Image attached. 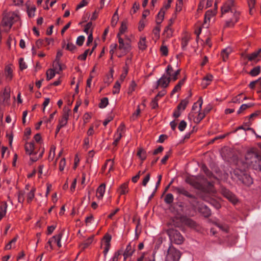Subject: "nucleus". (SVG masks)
<instances>
[{
  "instance_id": "1",
  "label": "nucleus",
  "mask_w": 261,
  "mask_h": 261,
  "mask_svg": "<svg viewBox=\"0 0 261 261\" xmlns=\"http://www.w3.org/2000/svg\"><path fill=\"white\" fill-rule=\"evenodd\" d=\"M221 15L233 14V18H230L226 21L225 27L232 28L238 21L240 12L237 10L236 4L234 0L226 1L221 7Z\"/></svg>"
},
{
  "instance_id": "2",
  "label": "nucleus",
  "mask_w": 261,
  "mask_h": 261,
  "mask_svg": "<svg viewBox=\"0 0 261 261\" xmlns=\"http://www.w3.org/2000/svg\"><path fill=\"white\" fill-rule=\"evenodd\" d=\"M173 71V68L171 65H168L166 69V73L164 74L160 79L156 82L155 89H158L159 87L163 88H166L169 86L171 81L175 82L178 79V76L180 74V69H177L174 74H172L171 72Z\"/></svg>"
},
{
  "instance_id": "3",
  "label": "nucleus",
  "mask_w": 261,
  "mask_h": 261,
  "mask_svg": "<svg viewBox=\"0 0 261 261\" xmlns=\"http://www.w3.org/2000/svg\"><path fill=\"white\" fill-rule=\"evenodd\" d=\"M19 20L17 14L13 12H5L1 22V25L4 27H8L9 30L13 24Z\"/></svg>"
},
{
  "instance_id": "4",
  "label": "nucleus",
  "mask_w": 261,
  "mask_h": 261,
  "mask_svg": "<svg viewBox=\"0 0 261 261\" xmlns=\"http://www.w3.org/2000/svg\"><path fill=\"white\" fill-rule=\"evenodd\" d=\"M233 173L235 177L244 185L249 186L252 184V178L245 171H243L239 169H236L233 170Z\"/></svg>"
},
{
  "instance_id": "5",
  "label": "nucleus",
  "mask_w": 261,
  "mask_h": 261,
  "mask_svg": "<svg viewBox=\"0 0 261 261\" xmlns=\"http://www.w3.org/2000/svg\"><path fill=\"white\" fill-rule=\"evenodd\" d=\"M119 46L118 48L121 50V54L118 56L120 58L129 53L132 49L130 40L127 38L125 41L121 37L118 38Z\"/></svg>"
},
{
  "instance_id": "6",
  "label": "nucleus",
  "mask_w": 261,
  "mask_h": 261,
  "mask_svg": "<svg viewBox=\"0 0 261 261\" xmlns=\"http://www.w3.org/2000/svg\"><path fill=\"white\" fill-rule=\"evenodd\" d=\"M167 233L171 241L175 244L179 245L183 243L184 238L178 230L170 228L167 230Z\"/></svg>"
},
{
  "instance_id": "7",
  "label": "nucleus",
  "mask_w": 261,
  "mask_h": 261,
  "mask_svg": "<svg viewBox=\"0 0 261 261\" xmlns=\"http://www.w3.org/2000/svg\"><path fill=\"white\" fill-rule=\"evenodd\" d=\"M181 253L174 247L170 246L168 248L166 261H179Z\"/></svg>"
},
{
  "instance_id": "8",
  "label": "nucleus",
  "mask_w": 261,
  "mask_h": 261,
  "mask_svg": "<svg viewBox=\"0 0 261 261\" xmlns=\"http://www.w3.org/2000/svg\"><path fill=\"white\" fill-rule=\"evenodd\" d=\"M41 136L40 134H36L34 137V139L36 142V143H38L39 146L38 150L40 151L38 156L36 157H32L30 158V160L33 162L37 161L39 159L41 158L43 156V154L44 152V148L42 147V142H41Z\"/></svg>"
},
{
  "instance_id": "9",
  "label": "nucleus",
  "mask_w": 261,
  "mask_h": 261,
  "mask_svg": "<svg viewBox=\"0 0 261 261\" xmlns=\"http://www.w3.org/2000/svg\"><path fill=\"white\" fill-rule=\"evenodd\" d=\"M258 152L254 148H251L246 152L245 159L247 164L251 165L254 160L257 157Z\"/></svg>"
},
{
  "instance_id": "10",
  "label": "nucleus",
  "mask_w": 261,
  "mask_h": 261,
  "mask_svg": "<svg viewBox=\"0 0 261 261\" xmlns=\"http://www.w3.org/2000/svg\"><path fill=\"white\" fill-rule=\"evenodd\" d=\"M221 193L224 197L227 198L230 202L232 203L233 204H235L238 202V199H237L236 195L234 194H233L231 192H230L229 190L225 188H223L221 190Z\"/></svg>"
},
{
  "instance_id": "11",
  "label": "nucleus",
  "mask_w": 261,
  "mask_h": 261,
  "mask_svg": "<svg viewBox=\"0 0 261 261\" xmlns=\"http://www.w3.org/2000/svg\"><path fill=\"white\" fill-rule=\"evenodd\" d=\"M172 191L173 192L176 193L178 194L183 195L188 198H195V197L193 195L190 194L188 191H187L184 187H172Z\"/></svg>"
},
{
  "instance_id": "12",
  "label": "nucleus",
  "mask_w": 261,
  "mask_h": 261,
  "mask_svg": "<svg viewBox=\"0 0 261 261\" xmlns=\"http://www.w3.org/2000/svg\"><path fill=\"white\" fill-rule=\"evenodd\" d=\"M24 148L26 153L29 155H36L38 153V147L35 145L33 142L26 143Z\"/></svg>"
},
{
  "instance_id": "13",
  "label": "nucleus",
  "mask_w": 261,
  "mask_h": 261,
  "mask_svg": "<svg viewBox=\"0 0 261 261\" xmlns=\"http://www.w3.org/2000/svg\"><path fill=\"white\" fill-rule=\"evenodd\" d=\"M217 4L215 3V9L214 10H207L204 15V20L203 25L205 28H207L208 25H206L207 22H210L212 18L214 17L217 13Z\"/></svg>"
},
{
  "instance_id": "14",
  "label": "nucleus",
  "mask_w": 261,
  "mask_h": 261,
  "mask_svg": "<svg viewBox=\"0 0 261 261\" xmlns=\"http://www.w3.org/2000/svg\"><path fill=\"white\" fill-rule=\"evenodd\" d=\"M112 239L111 235H110L109 233H106L105 236L103 237V240H104V250H103V254L104 257L106 258L107 254L110 250V247H111V240Z\"/></svg>"
},
{
  "instance_id": "15",
  "label": "nucleus",
  "mask_w": 261,
  "mask_h": 261,
  "mask_svg": "<svg viewBox=\"0 0 261 261\" xmlns=\"http://www.w3.org/2000/svg\"><path fill=\"white\" fill-rule=\"evenodd\" d=\"M69 110H64L61 118L59 120V125L62 127H64L67 124L69 115Z\"/></svg>"
},
{
  "instance_id": "16",
  "label": "nucleus",
  "mask_w": 261,
  "mask_h": 261,
  "mask_svg": "<svg viewBox=\"0 0 261 261\" xmlns=\"http://www.w3.org/2000/svg\"><path fill=\"white\" fill-rule=\"evenodd\" d=\"M173 20L170 19L169 21V24L165 28L164 31L163 32V35L166 38H170L173 36V30L171 28Z\"/></svg>"
},
{
  "instance_id": "17",
  "label": "nucleus",
  "mask_w": 261,
  "mask_h": 261,
  "mask_svg": "<svg viewBox=\"0 0 261 261\" xmlns=\"http://www.w3.org/2000/svg\"><path fill=\"white\" fill-rule=\"evenodd\" d=\"M135 249L134 246H132L131 243H129L127 245L125 250L123 253V256L124 257L123 261H125L128 257L131 256L135 252Z\"/></svg>"
},
{
  "instance_id": "18",
  "label": "nucleus",
  "mask_w": 261,
  "mask_h": 261,
  "mask_svg": "<svg viewBox=\"0 0 261 261\" xmlns=\"http://www.w3.org/2000/svg\"><path fill=\"white\" fill-rule=\"evenodd\" d=\"M254 169L261 171V154L258 153L257 157L254 160V162L251 165Z\"/></svg>"
},
{
  "instance_id": "19",
  "label": "nucleus",
  "mask_w": 261,
  "mask_h": 261,
  "mask_svg": "<svg viewBox=\"0 0 261 261\" xmlns=\"http://www.w3.org/2000/svg\"><path fill=\"white\" fill-rule=\"evenodd\" d=\"M258 57H261V48L250 54L247 55L246 58L248 61H252L255 60Z\"/></svg>"
},
{
  "instance_id": "20",
  "label": "nucleus",
  "mask_w": 261,
  "mask_h": 261,
  "mask_svg": "<svg viewBox=\"0 0 261 261\" xmlns=\"http://www.w3.org/2000/svg\"><path fill=\"white\" fill-rule=\"evenodd\" d=\"M106 190V185L101 184L97 188L96 191V196L98 199H101L103 196Z\"/></svg>"
},
{
  "instance_id": "21",
  "label": "nucleus",
  "mask_w": 261,
  "mask_h": 261,
  "mask_svg": "<svg viewBox=\"0 0 261 261\" xmlns=\"http://www.w3.org/2000/svg\"><path fill=\"white\" fill-rule=\"evenodd\" d=\"M213 79V76L212 74H207L203 78L201 86L203 88H205L209 85Z\"/></svg>"
},
{
  "instance_id": "22",
  "label": "nucleus",
  "mask_w": 261,
  "mask_h": 261,
  "mask_svg": "<svg viewBox=\"0 0 261 261\" xmlns=\"http://www.w3.org/2000/svg\"><path fill=\"white\" fill-rule=\"evenodd\" d=\"M8 205L6 201H3L0 204V220L6 215Z\"/></svg>"
},
{
  "instance_id": "23",
  "label": "nucleus",
  "mask_w": 261,
  "mask_h": 261,
  "mask_svg": "<svg viewBox=\"0 0 261 261\" xmlns=\"http://www.w3.org/2000/svg\"><path fill=\"white\" fill-rule=\"evenodd\" d=\"M186 78H184L181 80L179 81L178 83L175 85L172 91L170 93V96H172L175 93L179 91L181 89L182 85H184L185 82Z\"/></svg>"
},
{
  "instance_id": "24",
  "label": "nucleus",
  "mask_w": 261,
  "mask_h": 261,
  "mask_svg": "<svg viewBox=\"0 0 261 261\" xmlns=\"http://www.w3.org/2000/svg\"><path fill=\"white\" fill-rule=\"evenodd\" d=\"M165 13L164 8H161L156 17V23L158 25H160L164 20Z\"/></svg>"
},
{
  "instance_id": "25",
  "label": "nucleus",
  "mask_w": 261,
  "mask_h": 261,
  "mask_svg": "<svg viewBox=\"0 0 261 261\" xmlns=\"http://www.w3.org/2000/svg\"><path fill=\"white\" fill-rule=\"evenodd\" d=\"M182 221L186 225L188 226L191 228H195L197 226L196 223L190 218L184 217L182 219Z\"/></svg>"
},
{
  "instance_id": "26",
  "label": "nucleus",
  "mask_w": 261,
  "mask_h": 261,
  "mask_svg": "<svg viewBox=\"0 0 261 261\" xmlns=\"http://www.w3.org/2000/svg\"><path fill=\"white\" fill-rule=\"evenodd\" d=\"M53 66L54 67V69H49L46 72L47 81H49L53 79L55 75V70L59 69L58 66L55 65Z\"/></svg>"
},
{
  "instance_id": "27",
  "label": "nucleus",
  "mask_w": 261,
  "mask_h": 261,
  "mask_svg": "<svg viewBox=\"0 0 261 261\" xmlns=\"http://www.w3.org/2000/svg\"><path fill=\"white\" fill-rule=\"evenodd\" d=\"M189 183L196 189L201 190L203 191H205L202 185L194 179L190 178Z\"/></svg>"
},
{
  "instance_id": "28",
  "label": "nucleus",
  "mask_w": 261,
  "mask_h": 261,
  "mask_svg": "<svg viewBox=\"0 0 261 261\" xmlns=\"http://www.w3.org/2000/svg\"><path fill=\"white\" fill-rule=\"evenodd\" d=\"M62 56H63V54H62V51L60 50H59L57 51L56 59L53 63V66H55V65L58 66V67H59V70L60 71L62 70V68H61V64L60 62V60L61 57Z\"/></svg>"
},
{
  "instance_id": "29",
  "label": "nucleus",
  "mask_w": 261,
  "mask_h": 261,
  "mask_svg": "<svg viewBox=\"0 0 261 261\" xmlns=\"http://www.w3.org/2000/svg\"><path fill=\"white\" fill-rule=\"evenodd\" d=\"M199 212L206 218L211 215V210L206 205L201 206L199 208Z\"/></svg>"
},
{
  "instance_id": "30",
  "label": "nucleus",
  "mask_w": 261,
  "mask_h": 261,
  "mask_svg": "<svg viewBox=\"0 0 261 261\" xmlns=\"http://www.w3.org/2000/svg\"><path fill=\"white\" fill-rule=\"evenodd\" d=\"M128 182H124L120 185L118 191L120 195H125L128 192Z\"/></svg>"
},
{
  "instance_id": "31",
  "label": "nucleus",
  "mask_w": 261,
  "mask_h": 261,
  "mask_svg": "<svg viewBox=\"0 0 261 261\" xmlns=\"http://www.w3.org/2000/svg\"><path fill=\"white\" fill-rule=\"evenodd\" d=\"M203 103L202 97H200L197 102H195L192 107V110L193 111H196V109H198L197 112H199L201 110V107Z\"/></svg>"
},
{
  "instance_id": "32",
  "label": "nucleus",
  "mask_w": 261,
  "mask_h": 261,
  "mask_svg": "<svg viewBox=\"0 0 261 261\" xmlns=\"http://www.w3.org/2000/svg\"><path fill=\"white\" fill-rule=\"evenodd\" d=\"M231 51V49L230 48H226L222 50L221 56L223 61H226Z\"/></svg>"
},
{
  "instance_id": "33",
  "label": "nucleus",
  "mask_w": 261,
  "mask_h": 261,
  "mask_svg": "<svg viewBox=\"0 0 261 261\" xmlns=\"http://www.w3.org/2000/svg\"><path fill=\"white\" fill-rule=\"evenodd\" d=\"M93 240V236H92L89 237L87 239H86L83 243H82L80 245L82 249H85L88 247V246L91 244Z\"/></svg>"
},
{
  "instance_id": "34",
  "label": "nucleus",
  "mask_w": 261,
  "mask_h": 261,
  "mask_svg": "<svg viewBox=\"0 0 261 261\" xmlns=\"http://www.w3.org/2000/svg\"><path fill=\"white\" fill-rule=\"evenodd\" d=\"M189 102V98L187 97L186 98L182 100L180 103L178 105L177 107V109L178 110H185Z\"/></svg>"
},
{
  "instance_id": "35",
  "label": "nucleus",
  "mask_w": 261,
  "mask_h": 261,
  "mask_svg": "<svg viewBox=\"0 0 261 261\" xmlns=\"http://www.w3.org/2000/svg\"><path fill=\"white\" fill-rule=\"evenodd\" d=\"M13 70L10 66H6L5 68V76L6 78L11 81L13 77Z\"/></svg>"
},
{
  "instance_id": "36",
  "label": "nucleus",
  "mask_w": 261,
  "mask_h": 261,
  "mask_svg": "<svg viewBox=\"0 0 261 261\" xmlns=\"http://www.w3.org/2000/svg\"><path fill=\"white\" fill-rule=\"evenodd\" d=\"M36 191V188L33 187L31 190L30 192L27 194V202L31 203L35 197V192Z\"/></svg>"
},
{
  "instance_id": "37",
  "label": "nucleus",
  "mask_w": 261,
  "mask_h": 261,
  "mask_svg": "<svg viewBox=\"0 0 261 261\" xmlns=\"http://www.w3.org/2000/svg\"><path fill=\"white\" fill-rule=\"evenodd\" d=\"M146 38L142 37L140 38L139 42H138V47L140 49L142 50H145L147 47L146 44Z\"/></svg>"
},
{
  "instance_id": "38",
  "label": "nucleus",
  "mask_w": 261,
  "mask_h": 261,
  "mask_svg": "<svg viewBox=\"0 0 261 261\" xmlns=\"http://www.w3.org/2000/svg\"><path fill=\"white\" fill-rule=\"evenodd\" d=\"M127 30L126 23L125 22H122L121 25L119 28V32L117 35V38L121 37V35L124 34Z\"/></svg>"
},
{
  "instance_id": "39",
  "label": "nucleus",
  "mask_w": 261,
  "mask_h": 261,
  "mask_svg": "<svg viewBox=\"0 0 261 261\" xmlns=\"http://www.w3.org/2000/svg\"><path fill=\"white\" fill-rule=\"evenodd\" d=\"M62 233L60 232L58 234L53 236L54 237H55V239H54V242L57 243L58 247L59 248H60L62 246L61 243V240L62 239Z\"/></svg>"
},
{
  "instance_id": "40",
  "label": "nucleus",
  "mask_w": 261,
  "mask_h": 261,
  "mask_svg": "<svg viewBox=\"0 0 261 261\" xmlns=\"http://www.w3.org/2000/svg\"><path fill=\"white\" fill-rule=\"evenodd\" d=\"M254 106L253 103H249L248 104H243L240 107L239 110L238 111V114H241L243 111L246 110L248 108H251Z\"/></svg>"
},
{
  "instance_id": "41",
  "label": "nucleus",
  "mask_w": 261,
  "mask_h": 261,
  "mask_svg": "<svg viewBox=\"0 0 261 261\" xmlns=\"http://www.w3.org/2000/svg\"><path fill=\"white\" fill-rule=\"evenodd\" d=\"M189 41V38L187 36H185L182 38L181 45L183 50H186V46L188 44Z\"/></svg>"
},
{
  "instance_id": "42",
  "label": "nucleus",
  "mask_w": 261,
  "mask_h": 261,
  "mask_svg": "<svg viewBox=\"0 0 261 261\" xmlns=\"http://www.w3.org/2000/svg\"><path fill=\"white\" fill-rule=\"evenodd\" d=\"M260 71V67L259 66H257L253 68L250 72L249 74L252 76H255L257 75Z\"/></svg>"
},
{
  "instance_id": "43",
  "label": "nucleus",
  "mask_w": 261,
  "mask_h": 261,
  "mask_svg": "<svg viewBox=\"0 0 261 261\" xmlns=\"http://www.w3.org/2000/svg\"><path fill=\"white\" fill-rule=\"evenodd\" d=\"M119 17L118 14L117 13V11H116L115 13L113 14V16L111 20V25L112 27H115L118 21Z\"/></svg>"
},
{
  "instance_id": "44",
  "label": "nucleus",
  "mask_w": 261,
  "mask_h": 261,
  "mask_svg": "<svg viewBox=\"0 0 261 261\" xmlns=\"http://www.w3.org/2000/svg\"><path fill=\"white\" fill-rule=\"evenodd\" d=\"M108 161V172L107 173V175L109 173H110L111 171H113L114 169V159H108L107 160Z\"/></svg>"
},
{
  "instance_id": "45",
  "label": "nucleus",
  "mask_w": 261,
  "mask_h": 261,
  "mask_svg": "<svg viewBox=\"0 0 261 261\" xmlns=\"http://www.w3.org/2000/svg\"><path fill=\"white\" fill-rule=\"evenodd\" d=\"M173 200H174L173 196L171 193H168L166 195L165 199H164V201H165V203H166L167 204H169L172 203L173 201Z\"/></svg>"
},
{
  "instance_id": "46",
  "label": "nucleus",
  "mask_w": 261,
  "mask_h": 261,
  "mask_svg": "<svg viewBox=\"0 0 261 261\" xmlns=\"http://www.w3.org/2000/svg\"><path fill=\"white\" fill-rule=\"evenodd\" d=\"M108 103V98L107 97H103L101 99L100 102L99 103V107L101 109L105 108L107 106Z\"/></svg>"
},
{
  "instance_id": "47",
  "label": "nucleus",
  "mask_w": 261,
  "mask_h": 261,
  "mask_svg": "<svg viewBox=\"0 0 261 261\" xmlns=\"http://www.w3.org/2000/svg\"><path fill=\"white\" fill-rule=\"evenodd\" d=\"M137 85L135 83V81H132L129 85V86L128 88L127 94L128 95H131L132 93L135 90V88Z\"/></svg>"
},
{
  "instance_id": "48",
  "label": "nucleus",
  "mask_w": 261,
  "mask_h": 261,
  "mask_svg": "<svg viewBox=\"0 0 261 261\" xmlns=\"http://www.w3.org/2000/svg\"><path fill=\"white\" fill-rule=\"evenodd\" d=\"M201 198L202 200H204L206 202H207L208 203L210 202H213V203H216V200H215L213 198H212L210 197L207 194H203L201 196Z\"/></svg>"
},
{
  "instance_id": "49",
  "label": "nucleus",
  "mask_w": 261,
  "mask_h": 261,
  "mask_svg": "<svg viewBox=\"0 0 261 261\" xmlns=\"http://www.w3.org/2000/svg\"><path fill=\"white\" fill-rule=\"evenodd\" d=\"M120 86H121V84L119 81H117L115 83V84L113 86V93L114 94H118L119 93Z\"/></svg>"
},
{
  "instance_id": "50",
  "label": "nucleus",
  "mask_w": 261,
  "mask_h": 261,
  "mask_svg": "<svg viewBox=\"0 0 261 261\" xmlns=\"http://www.w3.org/2000/svg\"><path fill=\"white\" fill-rule=\"evenodd\" d=\"M55 150L56 147L54 146H52L50 147L49 155L48 157V159L49 161H51L54 159L55 155Z\"/></svg>"
},
{
  "instance_id": "51",
  "label": "nucleus",
  "mask_w": 261,
  "mask_h": 261,
  "mask_svg": "<svg viewBox=\"0 0 261 261\" xmlns=\"http://www.w3.org/2000/svg\"><path fill=\"white\" fill-rule=\"evenodd\" d=\"M123 250L121 249L118 250L115 252L114 256L112 259V261H118L119 256L122 254Z\"/></svg>"
},
{
  "instance_id": "52",
  "label": "nucleus",
  "mask_w": 261,
  "mask_h": 261,
  "mask_svg": "<svg viewBox=\"0 0 261 261\" xmlns=\"http://www.w3.org/2000/svg\"><path fill=\"white\" fill-rule=\"evenodd\" d=\"M55 237H51L49 239L46 245L45 246V248L49 250V251H51L53 249V246L51 245L52 242H54V239H55Z\"/></svg>"
},
{
  "instance_id": "53",
  "label": "nucleus",
  "mask_w": 261,
  "mask_h": 261,
  "mask_svg": "<svg viewBox=\"0 0 261 261\" xmlns=\"http://www.w3.org/2000/svg\"><path fill=\"white\" fill-rule=\"evenodd\" d=\"M137 155L141 159V160L144 161L146 159L145 151L142 148H139L137 152Z\"/></svg>"
},
{
  "instance_id": "54",
  "label": "nucleus",
  "mask_w": 261,
  "mask_h": 261,
  "mask_svg": "<svg viewBox=\"0 0 261 261\" xmlns=\"http://www.w3.org/2000/svg\"><path fill=\"white\" fill-rule=\"evenodd\" d=\"M216 225L224 232H227L229 230V227L227 225L217 223Z\"/></svg>"
},
{
  "instance_id": "55",
  "label": "nucleus",
  "mask_w": 261,
  "mask_h": 261,
  "mask_svg": "<svg viewBox=\"0 0 261 261\" xmlns=\"http://www.w3.org/2000/svg\"><path fill=\"white\" fill-rule=\"evenodd\" d=\"M25 192L23 191H19L18 193V201L20 203H22L24 200Z\"/></svg>"
},
{
  "instance_id": "56",
  "label": "nucleus",
  "mask_w": 261,
  "mask_h": 261,
  "mask_svg": "<svg viewBox=\"0 0 261 261\" xmlns=\"http://www.w3.org/2000/svg\"><path fill=\"white\" fill-rule=\"evenodd\" d=\"M3 95H4V101H7L10 99V91L9 89H7V88H5L3 91Z\"/></svg>"
},
{
  "instance_id": "57",
  "label": "nucleus",
  "mask_w": 261,
  "mask_h": 261,
  "mask_svg": "<svg viewBox=\"0 0 261 261\" xmlns=\"http://www.w3.org/2000/svg\"><path fill=\"white\" fill-rule=\"evenodd\" d=\"M141 112L140 107L138 106L136 111L132 114L130 118L132 120H135L139 116Z\"/></svg>"
},
{
  "instance_id": "58",
  "label": "nucleus",
  "mask_w": 261,
  "mask_h": 261,
  "mask_svg": "<svg viewBox=\"0 0 261 261\" xmlns=\"http://www.w3.org/2000/svg\"><path fill=\"white\" fill-rule=\"evenodd\" d=\"M121 137L122 135L120 134H115L114 135V141L113 142V145L114 146H117Z\"/></svg>"
},
{
  "instance_id": "59",
  "label": "nucleus",
  "mask_w": 261,
  "mask_h": 261,
  "mask_svg": "<svg viewBox=\"0 0 261 261\" xmlns=\"http://www.w3.org/2000/svg\"><path fill=\"white\" fill-rule=\"evenodd\" d=\"M158 100L159 99H157V97H154L151 101L150 106L152 109H155L158 107Z\"/></svg>"
},
{
  "instance_id": "60",
  "label": "nucleus",
  "mask_w": 261,
  "mask_h": 261,
  "mask_svg": "<svg viewBox=\"0 0 261 261\" xmlns=\"http://www.w3.org/2000/svg\"><path fill=\"white\" fill-rule=\"evenodd\" d=\"M85 41V37L84 36H80L77 38L76 44L79 46L83 45Z\"/></svg>"
},
{
  "instance_id": "61",
  "label": "nucleus",
  "mask_w": 261,
  "mask_h": 261,
  "mask_svg": "<svg viewBox=\"0 0 261 261\" xmlns=\"http://www.w3.org/2000/svg\"><path fill=\"white\" fill-rule=\"evenodd\" d=\"M76 48V46L72 43H68L66 45V49L70 51L71 52H73L75 49Z\"/></svg>"
},
{
  "instance_id": "62",
  "label": "nucleus",
  "mask_w": 261,
  "mask_h": 261,
  "mask_svg": "<svg viewBox=\"0 0 261 261\" xmlns=\"http://www.w3.org/2000/svg\"><path fill=\"white\" fill-rule=\"evenodd\" d=\"M19 67H20V70H22L27 68V65H26V64H25V62L24 61V60L22 58H21L19 59Z\"/></svg>"
},
{
  "instance_id": "63",
  "label": "nucleus",
  "mask_w": 261,
  "mask_h": 261,
  "mask_svg": "<svg viewBox=\"0 0 261 261\" xmlns=\"http://www.w3.org/2000/svg\"><path fill=\"white\" fill-rule=\"evenodd\" d=\"M187 126V122L185 120H182L180 122L178 128L181 132L184 131Z\"/></svg>"
},
{
  "instance_id": "64",
  "label": "nucleus",
  "mask_w": 261,
  "mask_h": 261,
  "mask_svg": "<svg viewBox=\"0 0 261 261\" xmlns=\"http://www.w3.org/2000/svg\"><path fill=\"white\" fill-rule=\"evenodd\" d=\"M160 31V27L159 26V25H158L153 29L152 32L155 36H156L157 37H159Z\"/></svg>"
}]
</instances>
